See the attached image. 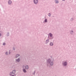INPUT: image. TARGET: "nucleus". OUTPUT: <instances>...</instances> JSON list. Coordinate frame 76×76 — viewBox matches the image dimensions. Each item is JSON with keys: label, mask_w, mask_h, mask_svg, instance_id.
I'll return each mask as SVG.
<instances>
[{"label": "nucleus", "mask_w": 76, "mask_h": 76, "mask_svg": "<svg viewBox=\"0 0 76 76\" xmlns=\"http://www.w3.org/2000/svg\"><path fill=\"white\" fill-rule=\"evenodd\" d=\"M47 66L48 67H50V66H52L53 65V61L51 62V60L50 58H49L47 60Z\"/></svg>", "instance_id": "f257e3e1"}, {"label": "nucleus", "mask_w": 76, "mask_h": 76, "mask_svg": "<svg viewBox=\"0 0 76 76\" xmlns=\"http://www.w3.org/2000/svg\"><path fill=\"white\" fill-rule=\"evenodd\" d=\"M62 64L64 66H66L67 65V62L65 61H63Z\"/></svg>", "instance_id": "f03ea898"}, {"label": "nucleus", "mask_w": 76, "mask_h": 76, "mask_svg": "<svg viewBox=\"0 0 76 76\" xmlns=\"http://www.w3.org/2000/svg\"><path fill=\"white\" fill-rule=\"evenodd\" d=\"M34 3L35 4H37L38 3V0H34L33 1Z\"/></svg>", "instance_id": "7ed1b4c3"}, {"label": "nucleus", "mask_w": 76, "mask_h": 76, "mask_svg": "<svg viewBox=\"0 0 76 76\" xmlns=\"http://www.w3.org/2000/svg\"><path fill=\"white\" fill-rule=\"evenodd\" d=\"M12 2L11 0H9L8 1V4L9 5H11L12 4Z\"/></svg>", "instance_id": "20e7f679"}, {"label": "nucleus", "mask_w": 76, "mask_h": 76, "mask_svg": "<svg viewBox=\"0 0 76 76\" xmlns=\"http://www.w3.org/2000/svg\"><path fill=\"white\" fill-rule=\"evenodd\" d=\"M20 58H18V59H15V61L16 62H19L20 61Z\"/></svg>", "instance_id": "39448f33"}, {"label": "nucleus", "mask_w": 76, "mask_h": 76, "mask_svg": "<svg viewBox=\"0 0 76 76\" xmlns=\"http://www.w3.org/2000/svg\"><path fill=\"white\" fill-rule=\"evenodd\" d=\"M45 43L46 44H48V43L49 42V39H47V40H46Z\"/></svg>", "instance_id": "423d86ee"}, {"label": "nucleus", "mask_w": 76, "mask_h": 76, "mask_svg": "<svg viewBox=\"0 0 76 76\" xmlns=\"http://www.w3.org/2000/svg\"><path fill=\"white\" fill-rule=\"evenodd\" d=\"M20 56V55L19 54H16V55L15 56V57H16V58H18V57Z\"/></svg>", "instance_id": "0eeeda50"}, {"label": "nucleus", "mask_w": 76, "mask_h": 76, "mask_svg": "<svg viewBox=\"0 0 76 76\" xmlns=\"http://www.w3.org/2000/svg\"><path fill=\"white\" fill-rule=\"evenodd\" d=\"M49 34V35L50 37L52 38V37H52L53 36V34H52L51 33H50Z\"/></svg>", "instance_id": "6e6552de"}, {"label": "nucleus", "mask_w": 76, "mask_h": 76, "mask_svg": "<svg viewBox=\"0 0 76 76\" xmlns=\"http://www.w3.org/2000/svg\"><path fill=\"white\" fill-rule=\"evenodd\" d=\"M70 33L71 34V35H73L74 34V32L73 31H70Z\"/></svg>", "instance_id": "1a4fd4ad"}, {"label": "nucleus", "mask_w": 76, "mask_h": 76, "mask_svg": "<svg viewBox=\"0 0 76 76\" xmlns=\"http://www.w3.org/2000/svg\"><path fill=\"white\" fill-rule=\"evenodd\" d=\"M50 46H53V44L52 42H51L50 43Z\"/></svg>", "instance_id": "9d476101"}, {"label": "nucleus", "mask_w": 76, "mask_h": 76, "mask_svg": "<svg viewBox=\"0 0 76 76\" xmlns=\"http://www.w3.org/2000/svg\"><path fill=\"white\" fill-rule=\"evenodd\" d=\"M25 69H28V65H26L25 66Z\"/></svg>", "instance_id": "9b49d317"}, {"label": "nucleus", "mask_w": 76, "mask_h": 76, "mask_svg": "<svg viewBox=\"0 0 76 76\" xmlns=\"http://www.w3.org/2000/svg\"><path fill=\"white\" fill-rule=\"evenodd\" d=\"M48 38L49 39H52L53 38V37H49V36L48 37Z\"/></svg>", "instance_id": "f8f14e48"}, {"label": "nucleus", "mask_w": 76, "mask_h": 76, "mask_svg": "<svg viewBox=\"0 0 76 76\" xmlns=\"http://www.w3.org/2000/svg\"><path fill=\"white\" fill-rule=\"evenodd\" d=\"M7 37H8L10 36V33L9 32H8L7 33Z\"/></svg>", "instance_id": "ddd939ff"}, {"label": "nucleus", "mask_w": 76, "mask_h": 76, "mask_svg": "<svg viewBox=\"0 0 76 76\" xmlns=\"http://www.w3.org/2000/svg\"><path fill=\"white\" fill-rule=\"evenodd\" d=\"M26 72L27 71L26 69H23V72H24V73H26Z\"/></svg>", "instance_id": "4468645a"}, {"label": "nucleus", "mask_w": 76, "mask_h": 76, "mask_svg": "<svg viewBox=\"0 0 76 76\" xmlns=\"http://www.w3.org/2000/svg\"><path fill=\"white\" fill-rule=\"evenodd\" d=\"M12 72L13 73H13V74H15L16 72V70H12Z\"/></svg>", "instance_id": "2eb2a0df"}, {"label": "nucleus", "mask_w": 76, "mask_h": 76, "mask_svg": "<svg viewBox=\"0 0 76 76\" xmlns=\"http://www.w3.org/2000/svg\"><path fill=\"white\" fill-rule=\"evenodd\" d=\"M55 2L56 3H58L59 2H58V0H55Z\"/></svg>", "instance_id": "dca6fc26"}, {"label": "nucleus", "mask_w": 76, "mask_h": 76, "mask_svg": "<svg viewBox=\"0 0 76 76\" xmlns=\"http://www.w3.org/2000/svg\"><path fill=\"white\" fill-rule=\"evenodd\" d=\"M13 73H13V72H10V76H11V75H12V74H13Z\"/></svg>", "instance_id": "f3484780"}, {"label": "nucleus", "mask_w": 76, "mask_h": 76, "mask_svg": "<svg viewBox=\"0 0 76 76\" xmlns=\"http://www.w3.org/2000/svg\"><path fill=\"white\" fill-rule=\"evenodd\" d=\"M74 20V19L73 18H72L70 19V21H73Z\"/></svg>", "instance_id": "a211bd4d"}, {"label": "nucleus", "mask_w": 76, "mask_h": 76, "mask_svg": "<svg viewBox=\"0 0 76 76\" xmlns=\"http://www.w3.org/2000/svg\"><path fill=\"white\" fill-rule=\"evenodd\" d=\"M5 54L7 56L8 55V53L7 51L5 53Z\"/></svg>", "instance_id": "6ab92c4d"}, {"label": "nucleus", "mask_w": 76, "mask_h": 76, "mask_svg": "<svg viewBox=\"0 0 76 76\" xmlns=\"http://www.w3.org/2000/svg\"><path fill=\"white\" fill-rule=\"evenodd\" d=\"M51 15V13H49L48 16L50 17V16Z\"/></svg>", "instance_id": "aec40b11"}, {"label": "nucleus", "mask_w": 76, "mask_h": 76, "mask_svg": "<svg viewBox=\"0 0 76 76\" xmlns=\"http://www.w3.org/2000/svg\"><path fill=\"white\" fill-rule=\"evenodd\" d=\"M45 23H47L48 22L47 20V19H45Z\"/></svg>", "instance_id": "412c9836"}, {"label": "nucleus", "mask_w": 76, "mask_h": 76, "mask_svg": "<svg viewBox=\"0 0 76 76\" xmlns=\"http://www.w3.org/2000/svg\"><path fill=\"white\" fill-rule=\"evenodd\" d=\"M5 45H6V43H4L3 44V45L5 46Z\"/></svg>", "instance_id": "4be33fe9"}, {"label": "nucleus", "mask_w": 76, "mask_h": 76, "mask_svg": "<svg viewBox=\"0 0 76 76\" xmlns=\"http://www.w3.org/2000/svg\"><path fill=\"white\" fill-rule=\"evenodd\" d=\"M13 50H15V47H13Z\"/></svg>", "instance_id": "5701e85b"}, {"label": "nucleus", "mask_w": 76, "mask_h": 76, "mask_svg": "<svg viewBox=\"0 0 76 76\" xmlns=\"http://www.w3.org/2000/svg\"><path fill=\"white\" fill-rule=\"evenodd\" d=\"M35 71H34V73L33 75H35Z\"/></svg>", "instance_id": "b1692460"}, {"label": "nucleus", "mask_w": 76, "mask_h": 76, "mask_svg": "<svg viewBox=\"0 0 76 76\" xmlns=\"http://www.w3.org/2000/svg\"><path fill=\"white\" fill-rule=\"evenodd\" d=\"M1 34L0 33V37H1Z\"/></svg>", "instance_id": "393cba45"}, {"label": "nucleus", "mask_w": 76, "mask_h": 76, "mask_svg": "<svg viewBox=\"0 0 76 76\" xmlns=\"http://www.w3.org/2000/svg\"><path fill=\"white\" fill-rule=\"evenodd\" d=\"M10 54V51H9V54Z\"/></svg>", "instance_id": "a878e982"}, {"label": "nucleus", "mask_w": 76, "mask_h": 76, "mask_svg": "<svg viewBox=\"0 0 76 76\" xmlns=\"http://www.w3.org/2000/svg\"><path fill=\"white\" fill-rule=\"evenodd\" d=\"M62 1H65V0H62Z\"/></svg>", "instance_id": "bb28decb"}, {"label": "nucleus", "mask_w": 76, "mask_h": 76, "mask_svg": "<svg viewBox=\"0 0 76 76\" xmlns=\"http://www.w3.org/2000/svg\"><path fill=\"white\" fill-rule=\"evenodd\" d=\"M11 76H15L14 75H12Z\"/></svg>", "instance_id": "cd10ccee"}, {"label": "nucleus", "mask_w": 76, "mask_h": 76, "mask_svg": "<svg viewBox=\"0 0 76 76\" xmlns=\"http://www.w3.org/2000/svg\"><path fill=\"white\" fill-rule=\"evenodd\" d=\"M52 17H54V16H52Z\"/></svg>", "instance_id": "c85d7f7f"}, {"label": "nucleus", "mask_w": 76, "mask_h": 76, "mask_svg": "<svg viewBox=\"0 0 76 76\" xmlns=\"http://www.w3.org/2000/svg\"><path fill=\"white\" fill-rule=\"evenodd\" d=\"M44 23V22H43Z\"/></svg>", "instance_id": "c756f323"}]
</instances>
